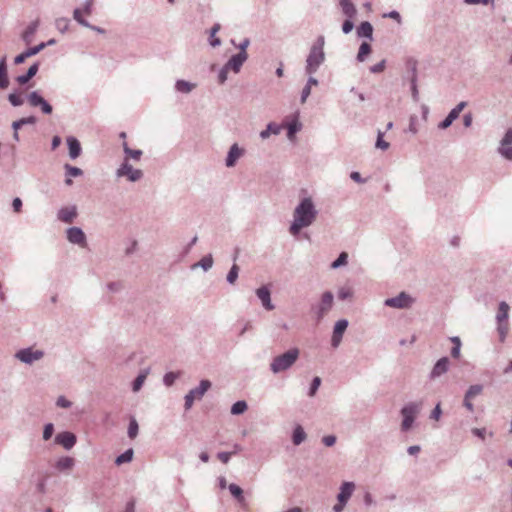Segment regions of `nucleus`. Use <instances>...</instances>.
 <instances>
[{
	"label": "nucleus",
	"instance_id": "f257e3e1",
	"mask_svg": "<svg viewBox=\"0 0 512 512\" xmlns=\"http://www.w3.org/2000/svg\"><path fill=\"white\" fill-rule=\"evenodd\" d=\"M317 211L311 198H304L294 210V221L290 233L296 236L302 228L310 226L316 219Z\"/></svg>",
	"mask_w": 512,
	"mask_h": 512
},
{
	"label": "nucleus",
	"instance_id": "f03ea898",
	"mask_svg": "<svg viewBox=\"0 0 512 512\" xmlns=\"http://www.w3.org/2000/svg\"><path fill=\"white\" fill-rule=\"evenodd\" d=\"M299 349L292 348L287 352L276 356L270 364L273 373H279L289 369L299 357Z\"/></svg>",
	"mask_w": 512,
	"mask_h": 512
},
{
	"label": "nucleus",
	"instance_id": "7ed1b4c3",
	"mask_svg": "<svg viewBox=\"0 0 512 512\" xmlns=\"http://www.w3.org/2000/svg\"><path fill=\"white\" fill-rule=\"evenodd\" d=\"M421 408L420 403H409L405 407L402 408L401 414L403 416V421L401 424V428L403 431H407L411 428L415 417L419 413Z\"/></svg>",
	"mask_w": 512,
	"mask_h": 512
},
{
	"label": "nucleus",
	"instance_id": "20e7f679",
	"mask_svg": "<svg viewBox=\"0 0 512 512\" xmlns=\"http://www.w3.org/2000/svg\"><path fill=\"white\" fill-rule=\"evenodd\" d=\"M324 60V53L321 47L313 46L307 58L306 71L309 74L316 72Z\"/></svg>",
	"mask_w": 512,
	"mask_h": 512
},
{
	"label": "nucleus",
	"instance_id": "39448f33",
	"mask_svg": "<svg viewBox=\"0 0 512 512\" xmlns=\"http://www.w3.org/2000/svg\"><path fill=\"white\" fill-rule=\"evenodd\" d=\"M509 305L506 302H501L499 305V309L497 312V321H498V331L502 338H504L505 334L508 330V315H509Z\"/></svg>",
	"mask_w": 512,
	"mask_h": 512
},
{
	"label": "nucleus",
	"instance_id": "423d86ee",
	"mask_svg": "<svg viewBox=\"0 0 512 512\" xmlns=\"http://www.w3.org/2000/svg\"><path fill=\"white\" fill-rule=\"evenodd\" d=\"M94 2L93 0H86L82 8H77L73 12V18L81 25L90 27V24L83 18V15L89 16L92 14Z\"/></svg>",
	"mask_w": 512,
	"mask_h": 512
},
{
	"label": "nucleus",
	"instance_id": "0eeeda50",
	"mask_svg": "<svg viewBox=\"0 0 512 512\" xmlns=\"http://www.w3.org/2000/svg\"><path fill=\"white\" fill-rule=\"evenodd\" d=\"M117 175L119 177H127L130 181H137L142 177V171L139 169H134L128 161H125L121 167L117 170Z\"/></svg>",
	"mask_w": 512,
	"mask_h": 512
},
{
	"label": "nucleus",
	"instance_id": "6e6552de",
	"mask_svg": "<svg viewBox=\"0 0 512 512\" xmlns=\"http://www.w3.org/2000/svg\"><path fill=\"white\" fill-rule=\"evenodd\" d=\"M28 102L32 107L40 106L41 110L45 114H51L52 113V106L44 100L43 97H41L37 92H31L28 95Z\"/></svg>",
	"mask_w": 512,
	"mask_h": 512
},
{
	"label": "nucleus",
	"instance_id": "1a4fd4ad",
	"mask_svg": "<svg viewBox=\"0 0 512 512\" xmlns=\"http://www.w3.org/2000/svg\"><path fill=\"white\" fill-rule=\"evenodd\" d=\"M413 302L412 298L405 292H401L398 296L389 298L385 301V304L394 308H406Z\"/></svg>",
	"mask_w": 512,
	"mask_h": 512
},
{
	"label": "nucleus",
	"instance_id": "9d476101",
	"mask_svg": "<svg viewBox=\"0 0 512 512\" xmlns=\"http://www.w3.org/2000/svg\"><path fill=\"white\" fill-rule=\"evenodd\" d=\"M43 352L39 350H33L32 348H27L20 350L17 352L16 357L25 363H32L35 360H39L42 358Z\"/></svg>",
	"mask_w": 512,
	"mask_h": 512
},
{
	"label": "nucleus",
	"instance_id": "9b49d317",
	"mask_svg": "<svg viewBox=\"0 0 512 512\" xmlns=\"http://www.w3.org/2000/svg\"><path fill=\"white\" fill-rule=\"evenodd\" d=\"M499 151L506 159L512 160V129H509L501 141Z\"/></svg>",
	"mask_w": 512,
	"mask_h": 512
},
{
	"label": "nucleus",
	"instance_id": "f8f14e48",
	"mask_svg": "<svg viewBox=\"0 0 512 512\" xmlns=\"http://www.w3.org/2000/svg\"><path fill=\"white\" fill-rule=\"evenodd\" d=\"M247 59L246 51H240L238 54L231 57L225 65L226 68L233 70L235 73L239 72L241 66Z\"/></svg>",
	"mask_w": 512,
	"mask_h": 512
},
{
	"label": "nucleus",
	"instance_id": "ddd939ff",
	"mask_svg": "<svg viewBox=\"0 0 512 512\" xmlns=\"http://www.w3.org/2000/svg\"><path fill=\"white\" fill-rule=\"evenodd\" d=\"M55 441L65 449H71L76 443V436L71 432H62L56 436Z\"/></svg>",
	"mask_w": 512,
	"mask_h": 512
},
{
	"label": "nucleus",
	"instance_id": "4468645a",
	"mask_svg": "<svg viewBox=\"0 0 512 512\" xmlns=\"http://www.w3.org/2000/svg\"><path fill=\"white\" fill-rule=\"evenodd\" d=\"M348 322L346 320H339L334 327L333 335H332V346L337 347L342 339V335L347 329Z\"/></svg>",
	"mask_w": 512,
	"mask_h": 512
},
{
	"label": "nucleus",
	"instance_id": "2eb2a0df",
	"mask_svg": "<svg viewBox=\"0 0 512 512\" xmlns=\"http://www.w3.org/2000/svg\"><path fill=\"white\" fill-rule=\"evenodd\" d=\"M67 238L71 243L84 246L86 243V237L84 232L77 227H72L67 231Z\"/></svg>",
	"mask_w": 512,
	"mask_h": 512
},
{
	"label": "nucleus",
	"instance_id": "dca6fc26",
	"mask_svg": "<svg viewBox=\"0 0 512 512\" xmlns=\"http://www.w3.org/2000/svg\"><path fill=\"white\" fill-rule=\"evenodd\" d=\"M258 298L261 300L263 307L266 310H273L274 305L271 303L270 291L267 287L263 286L256 290Z\"/></svg>",
	"mask_w": 512,
	"mask_h": 512
},
{
	"label": "nucleus",
	"instance_id": "f3484780",
	"mask_svg": "<svg viewBox=\"0 0 512 512\" xmlns=\"http://www.w3.org/2000/svg\"><path fill=\"white\" fill-rule=\"evenodd\" d=\"M333 294L331 292L323 293L319 304V317H323L332 307Z\"/></svg>",
	"mask_w": 512,
	"mask_h": 512
},
{
	"label": "nucleus",
	"instance_id": "a211bd4d",
	"mask_svg": "<svg viewBox=\"0 0 512 512\" xmlns=\"http://www.w3.org/2000/svg\"><path fill=\"white\" fill-rule=\"evenodd\" d=\"M482 392L481 385H472L467 391L464 399V406L469 410L473 411V404L471 400Z\"/></svg>",
	"mask_w": 512,
	"mask_h": 512
},
{
	"label": "nucleus",
	"instance_id": "6ab92c4d",
	"mask_svg": "<svg viewBox=\"0 0 512 512\" xmlns=\"http://www.w3.org/2000/svg\"><path fill=\"white\" fill-rule=\"evenodd\" d=\"M44 47H45V44L41 43V44H39V45H37L35 47L27 49L23 53H21L18 56H16V58L14 60L15 64L23 63L27 58H29L31 56H34L37 53H39Z\"/></svg>",
	"mask_w": 512,
	"mask_h": 512
},
{
	"label": "nucleus",
	"instance_id": "aec40b11",
	"mask_svg": "<svg viewBox=\"0 0 512 512\" xmlns=\"http://www.w3.org/2000/svg\"><path fill=\"white\" fill-rule=\"evenodd\" d=\"M36 121H37V119H36V117H34V116H29V117L21 118V119H19V120H17V121H14V122L12 123V127H13V129H14V135H13L14 139H15L16 141H18V140H19L18 130H19L23 125H25V124H31V125H33V124H35V123H36Z\"/></svg>",
	"mask_w": 512,
	"mask_h": 512
},
{
	"label": "nucleus",
	"instance_id": "412c9836",
	"mask_svg": "<svg viewBox=\"0 0 512 512\" xmlns=\"http://www.w3.org/2000/svg\"><path fill=\"white\" fill-rule=\"evenodd\" d=\"M355 485L352 482H344L338 495L339 502H347L354 491Z\"/></svg>",
	"mask_w": 512,
	"mask_h": 512
},
{
	"label": "nucleus",
	"instance_id": "4be33fe9",
	"mask_svg": "<svg viewBox=\"0 0 512 512\" xmlns=\"http://www.w3.org/2000/svg\"><path fill=\"white\" fill-rule=\"evenodd\" d=\"M76 215L77 212L75 207H65L59 211L58 218L65 223H71Z\"/></svg>",
	"mask_w": 512,
	"mask_h": 512
},
{
	"label": "nucleus",
	"instance_id": "5701e85b",
	"mask_svg": "<svg viewBox=\"0 0 512 512\" xmlns=\"http://www.w3.org/2000/svg\"><path fill=\"white\" fill-rule=\"evenodd\" d=\"M67 144L69 148V155L72 159L77 158L81 153V146L79 141L74 137L67 138Z\"/></svg>",
	"mask_w": 512,
	"mask_h": 512
},
{
	"label": "nucleus",
	"instance_id": "b1692460",
	"mask_svg": "<svg viewBox=\"0 0 512 512\" xmlns=\"http://www.w3.org/2000/svg\"><path fill=\"white\" fill-rule=\"evenodd\" d=\"M449 360L447 357H443L435 364L433 370H432V377H438L445 373L448 369Z\"/></svg>",
	"mask_w": 512,
	"mask_h": 512
},
{
	"label": "nucleus",
	"instance_id": "393cba45",
	"mask_svg": "<svg viewBox=\"0 0 512 512\" xmlns=\"http://www.w3.org/2000/svg\"><path fill=\"white\" fill-rule=\"evenodd\" d=\"M343 13L350 19L354 18L357 10L350 0H339Z\"/></svg>",
	"mask_w": 512,
	"mask_h": 512
},
{
	"label": "nucleus",
	"instance_id": "a878e982",
	"mask_svg": "<svg viewBox=\"0 0 512 512\" xmlns=\"http://www.w3.org/2000/svg\"><path fill=\"white\" fill-rule=\"evenodd\" d=\"M9 85L8 72L6 66V58L3 57L0 61V88L6 89Z\"/></svg>",
	"mask_w": 512,
	"mask_h": 512
},
{
	"label": "nucleus",
	"instance_id": "bb28decb",
	"mask_svg": "<svg viewBox=\"0 0 512 512\" xmlns=\"http://www.w3.org/2000/svg\"><path fill=\"white\" fill-rule=\"evenodd\" d=\"M241 154H242V151L238 148V146L236 144H234L228 153V156L226 159V165L228 167L234 166L235 162L241 156Z\"/></svg>",
	"mask_w": 512,
	"mask_h": 512
},
{
	"label": "nucleus",
	"instance_id": "cd10ccee",
	"mask_svg": "<svg viewBox=\"0 0 512 512\" xmlns=\"http://www.w3.org/2000/svg\"><path fill=\"white\" fill-rule=\"evenodd\" d=\"M211 383L208 380H202L200 382L199 387L192 389L189 393H191L195 399H200L205 394V392L210 388Z\"/></svg>",
	"mask_w": 512,
	"mask_h": 512
},
{
	"label": "nucleus",
	"instance_id": "c85d7f7f",
	"mask_svg": "<svg viewBox=\"0 0 512 512\" xmlns=\"http://www.w3.org/2000/svg\"><path fill=\"white\" fill-rule=\"evenodd\" d=\"M38 72V64H33L32 66H30V68L28 69L27 73L25 75H21V76H18L16 78V81L20 84V85H24L26 84L31 78H33L36 73Z\"/></svg>",
	"mask_w": 512,
	"mask_h": 512
},
{
	"label": "nucleus",
	"instance_id": "c756f323",
	"mask_svg": "<svg viewBox=\"0 0 512 512\" xmlns=\"http://www.w3.org/2000/svg\"><path fill=\"white\" fill-rule=\"evenodd\" d=\"M287 128H288V134H287L288 138L290 140H294L295 133L301 129V124L298 121V115H295L293 117L292 121L288 123Z\"/></svg>",
	"mask_w": 512,
	"mask_h": 512
},
{
	"label": "nucleus",
	"instance_id": "7c9ffc66",
	"mask_svg": "<svg viewBox=\"0 0 512 512\" xmlns=\"http://www.w3.org/2000/svg\"><path fill=\"white\" fill-rule=\"evenodd\" d=\"M123 149L126 154L125 161H128V159H134V160H140L142 151L141 150H133L128 147L127 142L123 143Z\"/></svg>",
	"mask_w": 512,
	"mask_h": 512
},
{
	"label": "nucleus",
	"instance_id": "2f4dec72",
	"mask_svg": "<svg viewBox=\"0 0 512 512\" xmlns=\"http://www.w3.org/2000/svg\"><path fill=\"white\" fill-rule=\"evenodd\" d=\"M372 33H373L372 25L369 22H362L358 28V35L371 38Z\"/></svg>",
	"mask_w": 512,
	"mask_h": 512
},
{
	"label": "nucleus",
	"instance_id": "473e14b6",
	"mask_svg": "<svg viewBox=\"0 0 512 512\" xmlns=\"http://www.w3.org/2000/svg\"><path fill=\"white\" fill-rule=\"evenodd\" d=\"M74 465V459L71 457H62L58 460L56 467L60 470L71 469Z\"/></svg>",
	"mask_w": 512,
	"mask_h": 512
},
{
	"label": "nucleus",
	"instance_id": "72a5a7b5",
	"mask_svg": "<svg viewBox=\"0 0 512 512\" xmlns=\"http://www.w3.org/2000/svg\"><path fill=\"white\" fill-rule=\"evenodd\" d=\"M371 53V46L370 44H368L367 42H363L361 45H360V48H359V51H358V55H357V59L362 62L366 59V57Z\"/></svg>",
	"mask_w": 512,
	"mask_h": 512
},
{
	"label": "nucleus",
	"instance_id": "f704fd0d",
	"mask_svg": "<svg viewBox=\"0 0 512 512\" xmlns=\"http://www.w3.org/2000/svg\"><path fill=\"white\" fill-rule=\"evenodd\" d=\"M22 94H23L22 92L10 93L8 96L9 102L15 107L21 106L24 103V98H23Z\"/></svg>",
	"mask_w": 512,
	"mask_h": 512
},
{
	"label": "nucleus",
	"instance_id": "c9c22d12",
	"mask_svg": "<svg viewBox=\"0 0 512 512\" xmlns=\"http://www.w3.org/2000/svg\"><path fill=\"white\" fill-rule=\"evenodd\" d=\"M219 30H220V24H215L211 28L209 42H210V45L213 47L219 46L221 44L220 39L218 37H216V34Z\"/></svg>",
	"mask_w": 512,
	"mask_h": 512
},
{
	"label": "nucleus",
	"instance_id": "e433bc0d",
	"mask_svg": "<svg viewBox=\"0 0 512 512\" xmlns=\"http://www.w3.org/2000/svg\"><path fill=\"white\" fill-rule=\"evenodd\" d=\"M132 457H133V450L128 449L127 451H125L124 453H122L121 455H119L116 458L115 463L117 465H121L123 463H128L132 460Z\"/></svg>",
	"mask_w": 512,
	"mask_h": 512
},
{
	"label": "nucleus",
	"instance_id": "4c0bfd02",
	"mask_svg": "<svg viewBox=\"0 0 512 512\" xmlns=\"http://www.w3.org/2000/svg\"><path fill=\"white\" fill-rule=\"evenodd\" d=\"M247 410V404L245 401H238L231 407V413L234 415L242 414Z\"/></svg>",
	"mask_w": 512,
	"mask_h": 512
},
{
	"label": "nucleus",
	"instance_id": "58836bf2",
	"mask_svg": "<svg viewBox=\"0 0 512 512\" xmlns=\"http://www.w3.org/2000/svg\"><path fill=\"white\" fill-rule=\"evenodd\" d=\"M194 85L187 82V81H184V80H179L177 81L176 83V89L179 91V92H182V93H188L190 92L192 89H193Z\"/></svg>",
	"mask_w": 512,
	"mask_h": 512
},
{
	"label": "nucleus",
	"instance_id": "ea45409f",
	"mask_svg": "<svg viewBox=\"0 0 512 512\" xmlns=\"http://www.w3.org/2000/svg\"><path fill=\"white\" fill-rule=\"evenodd\" d=\"M466 102H460L455 108H453L450 113L448 114V117L451 120H456L459 117V114L461 111L465 108Z\"/></svg>",
	"mask_w": 512,
	"mask_h": 512
},
{
	"label": "nucleus",
	"instance_id": "a19ab883",
	"mask_svg": "<svg viewBox=\"0 0 512 512\" xmlns=\"http://www.w3.org/2000/svg\"><path fill=\"white\" fill-rule=\"evenodd\" d=\"M229 491L231 492V494L237 498L240 502H242L244 500V497H243V491L242 489L236 485V484H230L229 485Z\"/></svg>",
	"mask_w": 512,
	"mask_h": 512
},
{
	"label": "nucleus",
	"instance_id": "79ce46f5",
	"mask_svg": "<svg viewBox=\"0 0 512 512\" xmlns=\"http://www.w3.org/2000/svg\"><path fill=\"white\" fill-rule=\"evenodd\" d=\"M305 439V432L301 427H297L293 433V442L295 445H299Z\"/></svg>",
	"mask_w": 512,
	"mask_h": 512
},
{
	"label": "nucleus",
	"instance_id": "37998d69",
	"mask_svg": "<svg viewBox=\"0 0 512 512\" xmlns=\"http://www.w3.org/2000/svg\"><path fill=\"white\" fill-rule=\"evenodd\" d=\"M384 133L382 131H378L376 147L382 150H387L389 148V143L383 139Z\"/></svg>",
	"mask_w": 512,
	"mask_h": 512
},
{
	"label": "nucleus",
	"instance_id": "c03bdc74",
	"mask_svg": "<svg viewBox=\"0 0 512 512\" xmlns=\"http://www.w3.org/2000/svg\"><path fill=\"white\" fill-rule=\"evenodd\" d=\"M36 31V26L35 25H31L29 26L23 33L22 37H23V40L28 44L32 41V37L34 35Z\"/></svg>",
	"mask_w": 512,
	"mask_h": 512
},
{
	"label": "nucleus",
	"instance_id": "a18cd8bd",
	"mask_svg": "<svg viewBox=\"0 0 512 512\" xmlns=\"http://www.w3.org/2000/svg\"><path fill=\"white\" fill-rule=\"evenodd\" d=\"M348 254L346 252H342L339 257L331 264L332 268H338L347 263Z\"/></svg>",
	"mask_w": 512,
	"mask_h": 512
},
{
	"label": "nucleus",
	"instance_id": "49530a36",
	"mask_svg": "<svg viewBox=\"0 0 512 512\" xmlns=\"http://www.w3.org/2000/svg\"><path fill=\"white\" fill-rule=\"evenodd\" d=\"M66 174L69 177H77L82 175V170L80 168L71 166L69 164L65 165Z\"/></svg>",
	"mask_w": 512,
	"mask_h": 512
},
{
	"label": "nucleus",
	"instance_id": "de8ad7c7",
	"mask_svg": "<svg viewBox=\"0 0 512 512\" xmlns=\"http://www.w3.org/2000/svg\"><path fill=\"white\" fill-rule=\"evenodd\" d=\"M138 434V423L135 419H132L130 421L129 427H128V435L131 439H134Z\"/></svg>",
	"mask_w": 512,
	"mask_h": 512
},
{
	"label": "nucleus",
	"instance_id": "09e8293b",
	"mask_svg": "<svg viewBox=\"0 0 512 512\" xmlns=\"http://www.w3.org/2000/svg\"><path fill=\"white\" fill-rule=\"evenodd\" d=\"M147 372L141 373L138 375V377L135 379L133 383V390L138 391L142 387L143 383L145 382V379L147 377Z\"/></svg>",
	"mask_w": 512,
	"mask_h": 512
},
{
	"label": "nucleus",
	"instance_id": "8fccbe9b",
	"mask_svg": "<svg viewBox=\"0 0 512 512\" xmlns=\"http://www.w3.org/2000/svg\"><path fill=\"white\" fill-rule=\"evenodd\" d=\"M238 271H239L238 266L236 264H234L227 275V281L229 283L233 284L236 281V279L238 277Z\"/></svg>",
	"mask_w": 512,
	"mask_h": 512
},
{
	"label": "nucleus",
	"instance_id": "3c124183",
	"mask_svg": "<svg viewBox=\"0 0 512 512\" xmlns=\"http://www.w3.org/2000/svg\"><path fill=\"white\" fill-rule=\"evenodd\" d=\"M179 376V374L177 373H174V372H169L167 373L165 376H164V383L167 385V386H171L174 381L176 380V378Z\"/></svg>",
	"mask_w": 512,
	"mask_h": 512
},
{
	"label": "nucleus",
	"instance_id": "603ef678",
	"mask_svg": "<svg viewBox=\"0 0 512 512\" xmlns=\"http://www.w3.org/2000/svg\"><path fill=\"white\" fill-rule=\"evenodd\" d=\"M53 432H54L53 424L49 423V424L45 425L44 431H43L44 440L50 439L51 436L53 435Z\"/></svg>",
	"mask_w": 512,
	"mask_h": 512
},
{
	"label": "nucleus",
	"instance_id": "864d4df0",
	"mask_svg": "<svg viewBox=\"0 0 512 512\" xmlns=\"http://www.w3.org/2000/svg\"><path fill=\"white\" fill-rule=\"evenodd\" d=\"M321 384V379L319 377H315L312 381V384H311V387H310V391H309V395L310 396H314L317 389L319 388Z\"/></svg>",
	"mask_w": 512,
	"mask_h": 512
},
{
	"label": "nucleus",
	"instance_id": "5fc2aeb1",
	"mask_svg": "<svg viewBox=\"0 0 512 512\" xmlns=\"http://www.w3.org/2000/svg\"><path fill=\"white\" fill-rule=\"evenodd\" d=\"M234 452H220L217 454V458L224 464L228 463Z\"/></svg>",
	"mask_w": 512,
	"mask_h": 512
},
{
	"label": "nucleus",
	"instance_id": "6e6d98bb",
	"mask_svg": "<svg viewBox=\"0 0 512 512\" xmlns=\"http://www.w3.org/2000/svg\"><path fill=\"white\" fill-rule=\"evenodd\" d=\"M385 66H386V62H385V60H382L381 62H379V63H377V64L373 65V66L370 68V70H371V72H373V73H380V72L384 71Z\"/></svg>",
	"mask_w": 512,
	"mask_h": 512
},
{
	"label": "nucleus",
	"instance_id": "4d7b16f0",
	"mask_svg": "<svg viewBox=\"0 0 512 512\" xmlns=\"http://www.w3.org/2000/svg\"><path fill=\"white\" fill-rule=\"evenodd\" d=\"M212 264L213 260L211 256L204 257L200 262V265L204 268V270L211 268Z\"/></svg>",
	"mask_w": 512,
	"mask_h": 512
},
{
	"label": "nucleus",
	"instance_id": "13d9d810",
	"mask_svg": "<svg viewBox=\"0 0 512 512\" xmlns=\"http://www.w3.org/2000/svg\"><path fill=\"white\" fill-rule=\"evenodd\" d=\"M354 25H353V22L351 21V19H347L343 25H342V30L344 33H350L353 29Z\"/></svg>",
	"mask_w": 512,
	"mask_h": 512
},
{
	"label": "nucleus",
	"instance_id": "bf43d9fd",
	"mask_svg": "<svg viewBox=\"0 0 512 512\" xmlns=\"http://www.w3.org/2000/svg\"><path fill=\"white\" fill-rule=\"evenodd\" d=\"M322 441L326 446L330 447V446L334 445L336 438L333 435H328V436L323 437Z\"/></svg>",
	"mask_w": 512,
	"mask_h": 512
},
{
	"label": "nucleus",
	"instance_id": "052dcab7",
	"mask_svg": "<svg viewBox=\"0 0 512 512\" xmlns=\"http://www.w3.org/2000/svg\"><path fill=\"white\" fill-rule=\"evenodd\" d=\"M281 126L277 125V124H274V123H270L268 126H267V129L270 130V133L271 134H279L280 131H281Z\"/></svg>",
	"mask_w": 512,
	"mask_h": 512
},
{
	"label": "nucleus",
	"instance_id": "680f3d73",
	"mask_svg": "<svg viewBox=\"0 0 512 512\" xmlns=\"http://www.w3.org/2000/svg\"><path fill=\"white\" fill-rule=\"evenodd\" d=\"M311 93L310 85H306L302 91L301 102L304 103Z\"/></svg>",
	"mask_w": 512,
	"mask_h": 512
},
{
	"label": "nucleus",
	"instance_id": "e2e57ef3",
	"mask_svg": "<svg viewBox=\"0 0 512 512\" xmlns=\"http://www.w3.org/2000/svg\"><path fill=\"white\" fill-rule=\"evenodd\" d=\"M194 400V396L191 393H188L185 397V407L186 409H189L192 407Z\"/></svg>",
	"mask_w": 512,
	"mask_h": 512
},
{
	"label": "nucleus",
	"instance_id": "0e129e2a",
	"mask_svg": "<svg viewBox=\"0 0 512 512\" xmlns=\"http://www.w3.org/2000/svg\"><path fill=\"white\" fill-rule=\"evenodd\" d=\"M228 68H226V66L220 71L219 75H218V78H219V83L220 84H223L226 79H227V72H228Z\"/></svg>",
	"mask_w": 512,
	"mask_h": 512
},
{
	"label": "nucleus",
	"instance_id": "69168bd1",
	"mask_svg": "<svg viewBox=\"0 0 512 512\" xmlns=\"http://www.w3.org/2000/svg\"><path fill=\"white\" fill-rule=\"evenodd\" d=\"M384 17H389L396 20L398 23H401V16L397 11H391L388 14H384Z\"/></svg>",
	"mask_w": 512,
	"mask_h": 512
},
{
	"label": "nucleus",
	"instance_id": "338daca9",
	"mask_svg": "<svg viewBox=\"0 0 512 512\" xmlns=\"http://www.w3.org/2000/svg\"><path fill=\"white\" fill-rule=\"evenodd\" d=\"M13 209L15 212L19 213L22 207V201L20 198H15L12 203Z\"/></svg>",
	"mask_w": 512,
	"mask_h": 512
},
{
	"label": "nucleus",
	"instance_id": "774afa93",
	"mask_svg": "<svg viewBox=\"0 0 512 512\" xmlns=\"http://www.w3.org/2000/svg\"><path fill=\"white\" fill-rule=\"evenodd\" d=\"M57 405L63 408H68L70 407L71 403L64 397H59L57 400Z\"/></svg>",
	"mask_w": 512,
	"mask_h": 512
}]
</instances>
